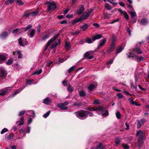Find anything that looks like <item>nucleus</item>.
I'll list each match as a JSON object with an SVG mask.
<instances>
[{"label": "nucleus", "mask_w": 149, "mask_h": 149, "mask_svg": "<svg viewBox=\"0 0 149 149\" xmlns=\"http://www.w3.org/2000/svg\"><path fill=\"white\" fill-rule=\"evenodd\" d=\"M87 111L81 110L77 112H75L74 113L76 114L77 117L80 119L83 120L88 117L87 116Z\"/></svg>", "instance_id": "nucleus-1"}, {"label": "nucleus", "mask_w": 149, "mask_h": 149, "mask_svg": "<svg viewBox=\"0 0 149 149\" xmlns=\"http://www.w3.org/2000/svg\"><path fill=\"white\" fill-rule=\"evenodd\" d=\"M11 90V88L10 87H7L1 89L0 91V95H5L6 93L10 92Z\"/></svg>", "instance_id": "nucleus-2"}, {"label": "nucleus", "mask_w": 149, "mask_h": 149, "mask_svg": "<svg viewBox=\"0 0 149 149\" xmlns=\"http://www.w3.org/2000/svg\"><path fill=\"white\" fill-rule=\"evenodd\" d=\"M136 136H138L137 139H144V136L145 135V132L144 131H142L141 130H139L137 131Z\"/></svg>", "instance_id": "nucleus-3"}, {"label": "nucleus", "mask_w": 149, "mask_h": 149, "mask_svg": "<svg viewBox=\"0 0 149 149\" xmlns=\"http://www.w3.org/2000/svg\"><path fill=\"white\" fill-rule=\"evenodd\" d=\"M92 9H89L88 12L84 13L82 15L81 17V18L82 19V20L85 19H86L88 17L90 14L92 12Z\"/></svg>", "instance_id": "nucleus-4"}, {"label": "nucleus", "mask_w": 149, "mask_h": 149, "mask_svg": "<svg viewBox=\"0 0 149 149\" xmlns=\"http://www.w3.org/2000/svg\"><path fill=\"white\" fill-rule=\"evenodd\" d=\"M93 52L92 51L87 52L84 55V57L87 58L91 59L93 58L94 56L92 55Z\"/></svg>", "instance_id": "nucleus-5"}, {"label": "nucleus", "mask_w": 149, "mask_h": 149, "mask_svg": "<svg viewBox=\"0 0 149 149\" xmlns=\"http://www.w3.org/2000/svg\"><path fill=\"white\" fill-rule=\"evenodd\" d=\"M56 6L54 2H49L47 6L48 11L51 10L52 9H54L56 8Z\"/></svg>", "instance_id": "nucleus-6"}, {"label": "nucleus", "mask_w": 149, "mask_h": 149, "mask_svg": "<svg viewBox=\"0 0 149 149\" xmlns=\"http://www.w3.org/2000/svg\"><path fill=\"white\" fill-rule=\"evenodd\" d=\"M7 74L6 71L4 70H2L0 72V81L5 79L6 77Z\"/></svg>", "instance_id": "nucleus-7"}, {"label": "nucleus", "mask_w": 149, "mask_h": 149, "mask_svg": "<svg viewBox=\"0 0 149 149\" xmlns=\"http://www.w3.org/2000/svg\"><path fill=\"white\" fill-rule=\"evenodd\" d=\"M57 36H55L53 37V38L50 39L49 40L47 43L45 48L44 50L45 51H46L49 45L52 43L53 42H54V41L55 40L56 38H57Z\"/></svg>", "instance_id": "nucleus-8"}, {"label": "nucleus", "mask_w": 149, "mask_h": 149, "mask_svg": "<svg viewBox=\"0 0 149 149\" xmlns=\"http://www.w3.org/2000/svg\"><path fill=\"white\" fill-rule=\"evenodd\" d=\"M84 6L83 5H81L79 6V9L76 11V12L78 15H80L84 11Z\"/></svg>", "instance_id": "nucleus-9"}, {"label": "nucleus", "mask_w": 149, "mask_h": 149, "mask_svg": "<svg viewBox=\"0 0 149 149\" xmlns=\"http://www.w3.org/2000/svg\"><path fill=\"white\" fill-rule=\"evenodd\" d=\"M146 121V119L145 118H143L141 120H139L138 121L137 124V127L139 129L144 124Z\"/></svg>", "instance_id": "nucleus-10"}, {"label": "nucleus", "mask_w": 149, "mask_h": 149, "mask_svg": "<svg viewBox=\"0 0 149 149\" xmlns=\"http://www.w3.org/2000/svg\"><path fill=\"white\" fill-rule=\"evenodd\" d=\"M42 102L45 104L48 105L52 103V100L49 97H47L43 100Z\"/></svg>", "instance_id": "nucleus-11"}, {"label": "nucleus", "mask_w": 149, "mask_h": 149, "mask_svg": "<svg viewBox=\"0 0 149 149\" xmlns=\"http://www.w3.org/2000/svg\"><path fill=\"white\" fill-rule=\"evenodd\" d=\"M143 139H137L138 142H137V147L139 148V149H140L141 146L143 145Z\"/></svg>", "instance_id": "nucleus-12"}, {"label": "nucleus", "mask_w": 149, "mask_h": 149, "mask_svg": "<svg viewBox=\"0 0 149 149\" xmlns=\"http://www.w3.org/2000/svg\"><path fill=\"white\" fill-rule=\"evenodd\" d=\"M8 35V32L7 31L3 32L0 34V38L2 39L5 38Z\"/></svg>", "instance_id": "nucleus-13"}, {"label": "nucleus", "mask_w": 149, "mask_h": 149, "mask_svg": "<svg viewBox=\"0 0 149 149\" xmlns=\"http://www.w3.org/2000/svg\"><path fill=\"white\" fill-rule=\"evenodd\" d=\"M106 41V40L105 38H104L101 40L100 42V44L99 46L97 47V49H99L104 44H105Z\"/></svg>", "instance_id": "nucleus-14"}, {"label": "nucleus", "mask_w": 149, "mask_h": 149, "mask_svg": "<svg viewBox=\"0 0 149 149\" xmlns=\"http://www.w3.org/2000/svg\"><path fill=\"white\" fill-rule=\"evenodd\" d=\"M121 140V139L119 137H117L115 140V146H118L119 144L120 143Z\"/></svg>", "instance_id": "nucleus-15"}, {"label": "nucleus", "mask_w": 149, "mask_h": 149, "mask_svg": "<svg viewBox=\"0 0 149 149\" xmlns=\"http://www.w3.org/2000/svg\"><path fill=\"white\" fill-rule=\"evenodd\" d=\"M102 36L101 34H97L95 35L92 38V39L93 41H95L96 40L99 39L100 38H102Z\"/></svg>", "instance_id": "nucleus-16"}, {"label": "nucleus", "mask_w": 149, "mask_h": 149, "mask_svg": "<svg viewBox=\"0 0 149 149\" xmlns=\"http://www.w3.org/2000/svg\"><path fill=\"white\" fill-rule=\"evenodd\" d=\"M124 48V46H119L118 47H117L116 50V54H118Z\"/></svg>", "instance_id": "nucleus-17"}, {"label": "nucleus", "mask_w": 149, "mask_h": 149, "mask_svg": "<svg viewBox=\"0 0 149 149\" xmlns=\"http://www.w3.org/2000/svg\"><path fill=\"white\" fill-rule=\"evenodd\" d=\"M140 23L143 25H146L148 23V20L145 18H143L141 21Z\"/></svg>", "instance_id": "nucleus-18"}, {"label": "nucleus", "mask_w": 149, "mask_h": 149, "mask_svg": "<svg viewBox=\"0 0 149 149\" xmlns=\"http://www.w3.org/2000/svg\"><path fill=\"white\" fill-rule=\"evenodd\" d=\"M134 50L138 54H141L142 53V52L141 49L137 46L134 47Z\"/></svg>", "instance_id": "nucleus-19"}, {"label": "nucleus", "mask_w": 149, "mask_h": 149, "mask_svg": "<svg viewBox=\"0 0 149 149\" xmlns=\"http://www.w3.org/2000/svg\"><path fill=\"white\" fill-rule=\"evenodd\" d=\"M58 107L60 108V109L62 110H65L68 109V108L63 106V104H58Z\"/></svg>", "instance_id": "nucleus-20"}, {"label": "nucleus", "mask_w": 149, "mask_h": 149, "mask_svg": "<svg viewBox=\"0 0 149 149\" xmlns=\"http://www.w3.org/2000/svg\"><path fill=\"white\" fill-rule=\"evenodd\" d=\"M28 113L27 114L28 115L32 117H34L35 116V113L34 111L33 110L29 111L27 112Z\"/></svg>", "instance_id": "nucleus-21"}, {"label": "nucleus", "mask_w": 149, "mask_h": 149, "mask_svg": "<svg viewBox=\"0 0 149 149\" xmlns=\"http://www.w3.org/2000/svg\"><path fill=\"white\" fill-rule=\"evenodd\" d=\"M60 44V40H58L57 41V42H55L50 47L51 49H52L54 47H56L57 46L58 44Z\"/></svg>", "instance_id": "nucleus-22"}, {"label": "nucleus", "mask_w": 149, "mask_h": 149, "mask_svg": "<svg viewBox=\"0 0 149 149\" xmlns=\"http://www.w3.org/2000/svg\"><path fill=\"white\" fill-rule=\"evenodd\" d=\"M6 59V57L5 56L2 55H0V63H1L3 61H4Z\"/></svg>", "instance_id": "nucleus-23"}, {"label": "nucleus", "mask_w": 149, "mask_h": 149, "mask_svg": "<svg viewBox=\"0 0 149 149\" xmlns=\"http://www.w3.org/2000/svg\"><path fill=\"white\" fill-rule=\"evenodd\" d=\"M82 105L81 103L80 102H74V103L73 106L76 107H79Z\"/></svg>", "instance_id": "nucleus-24"}, {"label": "nucleus", "mask_w": 149, "mask_h": 149, "mask_svg": "<svg viewBox=\"0 0 149 149\" xmlns=\"http://www.w3.org/2000/svg\"><path fill=\"white\" fill-rule=\"evenodd\" d=\"M39 10L38 9L35 11L30 13V15L32 16H35L37 15L38 14Z\"/></svg>", "instance_id": "nucleus-25"}, {"label": "nucleus", "mask_w": 149, "mask_h": 149, "mask_svg": "<svg viewBox=\"0 0 149 149\" xmlns=\"http://www.w3.org/2000/svg\"><path fill=\"white\" fill-rule=\"evenodd\" d=\"M88 26L87 24H86L80 26V28L83 29V31H84L88 29Z\"/></svg>", "instance_id": "nucleus-26"}, {"label": "nucleus", "mask_w": 149, "mask_h": 149, "mask_svg": "<svg viewBox=\"0 0 149 149\" xmlns=\"http://www.w3.org/2000/svg\"><path fill=\"white\" fill-rule=\"evenodd\" d=\"M50 34L49 33H47V34H46L42 37V40L43 41L46 40L48 38Z\"/></svg>", "instance_id": "nucleus-27"}, {"label": "nucleus", "mask_w": 149, "mask_h": 149, "mask_svg": "<svg viewBox=\"0 0 149 149\" xmlns=\"http://www.w3.org/2000/svg\"><path fill=\"white\" fill-rule=\"evenodd\" d=\"M82 20V19H81V17H80L79 18H76L73 20V23L75 24L79 21H81Z\"/></svg>", "instance_id": "nucleus-28"}, {"label": "nucleus", "mask_w": 149, "mask_h": 149, "mask_svg": "<svg viewBox=\"0 0 149 149\" xmlns=\"http://www.w3.org/2000/svg\"><path fill=\"white\" fill-rule=\"evenodd\" d=\"M115 46V44L114 43H112L110 47V49L109 50V52H111L113 51V49H114Z\"/></svg>", "instance_id": "nucleus-29"}, {"label": "nucleus", "mask_w": 149, "mask_h": 149, "mask_svg": "<svg viewBox=\"0 0 149 149\" xmlns=\"http://www.w3.org/2000/svg\"><path fill=\"white\" fill-rule=\"evenodd\" d=\"M24 119L23 117H22L21 118L19 123L18 124V125L20 126L22 125H23L24 124Z\"/></svg>", "instance_id": "nucleus-30"}, {"label": "nucleus", "mask_w": 149, "mask_h": 149, "mask_svg": "<svg viewBox=\"0 0 149 149\" xmlns=\"http://www.w3.org/2000/svg\"><path fill=\"white\" fill-rule=\"evenodd\" d=\"M130 14L131 15V18L136 17V13L134 11H131L130 12Z\"/></svg>", "instance_id": "nucleus-31"}, {"label": "nucleus", "mask_w": 149, "mask_h": 149, "mask_svg": "<svg viewBox=\"0 0 149 149\" xmlns=\"http://www.w3.org/2000/svg\"><path fill=\"white\" fill-rule=\"evenodd\" d=\"M14 1L15 0H8L5 2V4L6 5H8L9 3L11 4L14 2Z\"/></svg>", "instance_id": "nucleus-32"}, {"label": "nucleus", "mask_w": 149, "mask_h": 149, "mask_svg": "<svg viewBox=\"0 0 149 149\" xmlns=\"http://www.w3.org/2000/svg\"><path fill=\"white\" fill-rule=\"evenodd\" d=\"M97 147H98V148L100 149H105V146H102V143H99L97 145Z\"/></svg>", "instance_id": "nucleus-33"}, {"label": "nucleus", "mask_w": 149, "mask_h": 149, "mask_svg": "<svg viewBox=\"0 0 149 149\" xmlns=\"http://www.w3.org/2000/svg\"><path fill=\"white\" fill-rule=\"evenodd\" d=\"M128 100L132 105H134L136 104V102L134 101L132 97L129 98L128 99Z\"/></svg>", "instance_id": "nucleus-34"}, {"label": "nucleus", "mask_w": 149, "mask_h": 149, "mask_svg": "<svg viewBox=\"0 0 149 149\" xmlns=\"http://www.w3.org/2000/svg\"><path fill=\"white\" fill-rule=\"evenodd\" d=\"M42 72V70L41 69H40L39 70H38L36 71L33 73V74H40Z\"/></svg>", "instance_id": "nucleus-35"}, {"label": "nucleus", "mask_w": 149, "mask_h": 149, "mask_svg": "<svg viewBox=\"0 0 149 149\" xmlns=\"http://www.w3.org/2000/svg\"><path fill=\"white\" fill-rule=\"evenodd\" d=\"M13 63V60L11 59H9L8 60L6 63L7 65H10L12 64Z\"/></svg>", "instance_id": "nucleus-36"}, {"label": "nucleus", "mask_w": 149, "mask_h": 149, "mask_svg": "<svg viewBox=\"0 0 149 149\" xmlns=\"http://www.w3.org/2000/svg\"><path fill=\"white\" fill-rule=\"evenodd\" d=\"M35 31L34 29L32 30L29 33V37L30 38L32 37L35 33Z\"/></svg>", "instance_id": "nucleus-37"}, {"label": "nucleus", "mask_w": 149, "mask_h": 149, "mask_svg": "<svg viewBox=\"0 0 149 149\" xmlns=\"http://www.w3.org/2000/svg\"><path fill=\"white\" fill-rule=\"evenodd\" d=\"M17 52L18 55V58H21L22 57V54H21V52L20 50H17Z\"/></svg>", "instance_id": "nucleus-38"}, {"label": "nucleus", "mask_w": 149, "mask_h": 149, "mask_svg": "<svg viewBox=\"0 0 149 149\" xmlns=\"http://www.w3.org/2000/svg\"><path fill=\"white\" fill-rule=\"evenodd\" d=\"M116 115L117 118L118 119H119L121 118V115L119 111H117L116 112Z\"/></svg>", "instance_id": "nucleus-39"}, {"label": "nucleus", "mask_w": 149, "mask_h": 149, "mask_svg": "<svg viewBox=\"0 0 149 149\" xmlns=\"http://www.w3.org/2000/svg\"><path fill=\"white\" fill-rule=\"evenodd\" d=\"M32 27V26L31 25L29 24L26 27L24 28V30L25 31H27L31 29Z\"/></svg>", "instance_id": "nucleus-40"}, {"label": "nucleus", "mask_w": 149, "mask_h": 149, "mask_svg": "<svg viewBox=\"0 0 149 149\" xmlns=\"http://www.w3.org/2000/svg\"><path fill=\"white\" fill-rule=\"evenodd\" d=\"M94 85L93 84L91 85L88 88V89L90 91H91L93 90L94 88Z\"/></svg>", "instance_id": "nucleus-41"}, {"label": "nucleus", "mask_w": 149, "mask_h": 149, "mask_svg": "<svg viewBox=\"0 0 149 149\" xmlns=\"http://www.w3.org/2000/svg\"><path fill=\"white\" fill-rule=\"evenodd\" d=\"M16 1L17 4L20 6H22L24 4V3L21 0H16Z\"/></svg>", "instance_id": "nucleus-42"}, {"label": "nucleus", "mask_w": 149, "mask_h": 149, "mask_svg": "<svg viewBox=\"0 0 149 149\" xmlns=\"http://www.w3.org/2000/svg\"><path fill=\"white\" fill-rule=\"evenodd\" d=\"M76 66H73L70 67L68 70V73H70L73 71L75 68Z\"/></svg>", "instance_id": "nucleus-43"}, {"label": "nucleus", "mask_w": 149, "mask_h": 149, "mask_svg": "<svg viewBox=\"0 0 149 149\" xmlns=\"http://www.w3.org/2000/svg\"><path fill=\"white\" fill-rule=\"evenodd\" d=\"M86 42L89 44H90L92 43V41L91 39L89 38H87L85 40Z\"/></svg>", "instance_id": "nucleus-44"}, {"label": "nucleus", "mask_w": 149, "mask_h": 149, "mask_svg": "<svg viewBox=\"0 0 149 149\" xmlns=\"http://www.w3.org/2000/svg\"><path fill=\"white\" fill-rule=\"evenodd\" d=\"M18 41L19 43V45H20L21 46H23L24 45L23 43V41L22 40V38H20L18 40Z\"/></svg>", "instance_id": "nucleus-45"}, {"label": "nucleus", "mask_w": 149, "mask_h": 149, "mask_svg": "<svg viewBox=\"0 0 149 149\" xmlns=\"http://www.w3.org/2000/svg\"><path fill=\"white\" fill-rule=\"evenodd\" d=\"M108 1L113 5H116L118 4L117 2H115L113 0H109Z\"/></svg>", "instance_id": "nucleus-46"}, {"label": "nucleus", "mask_w": 149, "mask_h": 149, "mask_svg": "<svg viewBox=\"0 0 149 149\" xmlns=\"http://www.w3.org/2000/svg\"><path fill=\"white\" fill-rule=\"evenodd\" d=\"M14 135L13 134H10L8 135L6 137L8 140H10L13 139V137Z\"/></svg>", "instance_id": "nucleus-47"}, {"label": "nucleus", "mask_w": 149, "mask_h": 149, "mask_svg": "<svg viewBox=\"0 0 149 149\" xmlns=\"http://www.w3.org/2000/svg\"><path fill=\"white\" fill-rule=\"evenodd\" d=\"M80 96L84 97L85 95V92L83 91H81L79 93Z\"/></svg>", "instance_id": "nucleus-48"}, {"label": "nucleus", "mask_w": 149, "mask_h": 149, "mask_svg": "<svg viewBox=\"0 0 149 149\" xmlns=\"http://www.w3.org/2000/svg\"><path fill=\"white\" fill-rule=\"evenodd\" d=\"M105 7L106 9L108 10H110L111 9V8L109 5L108 3H106L105 5Z\"/></svg>", "instance_id": "nucleus-49"}, {"label": "nucleus", "mask_w": 149, "mask_h": 149, "mask_svg": "<svg viewBox=\"0 0 149 149\" xmlns=\"http://www.w3.org/2000/svg\"><path fill=\"white\" fill-rule=\"evenodd\" d=\"M21 67L17 63H16L15 65L14 68L16 69H20Z\"/></svg>", "instance_id": "nucleus-50"}, {"label": "nucleus", "mask_w": 149, "mask_h": 149, "mask_svg": "<svg viewBox=\"0 0 149 149\" xmlns=\"http://www.w3.org/2000/svg\"><path fill=\"white\" fill-rule=\"evenodd\" d=\"M97 109H96V111L98 110L99 111H103V108L102 106H97Z\"/></svg>", "instance_id": "nucleus-51"}, {"label": "nucleus", "mask_w": 149, "mask_h": 149, "mask_svg": "<svg viewBox=\"0 0 149 149\" xmlns=\"http://www.w3.org/2000/svg\"><path fill=\"white\" fill-rule=\"evenodd\" d=\"M65 47L67 48V49H68L70 48V43L68 42H66L65 43Z\"/></svg>", "instance_id": "nucleus-52"}, {"label": "nucleus", "mask_w": 149, "mask_h": 149, "mask_svg": "<svg viewBox=\"0 0 149 149\" xmlns=\"http://www.w3.org/2000/svg\"><path fill=\"white\" fill-rule=\"evenodd\" d=\"M18 28H16L13 30L12 33L15 34H17L18 33Z\"/></svg>", "instance_id": "nucleus-53"}, {"label": "nucleus", "mask_w": 149, "mask_h": 149, "mask_svg": "<svg viewBox=\"0 0 149 149\" xmlns=\"http://www.w3.org/2000/svg\"><path fill=\"white\" fill-rule=\"evenodd\" d=\"M50 113V111H47L43 115V117L45 118H46L49 115Z\"/></svg>", "instance_id": "nucleus-54"}, {"label": "nucleus", "mask_w": 149, "mask_h": 149, "mask_svg": "<svg viewBox=\"0 0 149 149\" xmlns=\"http://www.w3.org/2000/svg\"><path fill=\"white\" fill-rule=\"evenodd\" d=\"M122 145L123 148L125 149H128L129 148V146L127 144L123 143Z\"/></svg>", "instance_id": "nucleus-55"}, {"label": "nucleus", "mask_w": 149, "mask_h": 149, "mask_svg": "<svg viewBox=\"0 0 149 149\" xmlns=\"http://www.w3.org/2000/svg\"><path fill=\"white\" fill-rule=\"evenodd\" d=\"M128 58H133L134 57V55L131 53H129L127 54Z\"/></svg>", "instance_id": "nucleus-56"}, {"label": "nucleus", "mask_w": 149, "mask_h": 149, "mask_svg": "<svg viewBox=\"0 0 149 149\" xmlns=\"http://www.w3.org/2000/svg\"><path fill=\"white\" fill-rule=\"evenodd\" d=\"M25 112V111H20L19 113V116H22L24 114Z\"/></svg>", "instance_id": "nucleus-57"}, {"label": "nucleus", "mask_w": 149, "mask_h": 149, "mask_svg": "<svg viewBox=\"0 0 149 149\" xmlns=\"http://www.w3.org/2000/svg\"><path fill=\"white\" fill-rule=\"evenodd\" d=\"M8 131V130L6 128H4L1 131V134H3L5 132Z\"/></svg>", "instance_id": "nucleus-58"}, {"label": "nucleus", "mask_w": 149, "mask_h": 149, "mask_svg": "<svg viewBox=\"0 0 149 149\" xmlns=\"http://www.w3.org/2000/svg\"><path fill=\"white\" fill-rule=\"evenodd\" d=\"M87 116H88V114L90 117H92L94 115L92 112L88 111H87Z\"/></svg>", "instance_id": "nucleus-59"}, {"label": "nucleus", "mask_w": 149, "mask_h": 149, "mask_svg": "<svg viewBox=\"0 0 149 149\" xmlns=\"http://www.w3.org/2000/svg\"><path fill=\"white\" fill-rule=\"evenodd\" d=\"M29 15H30V13H29L27 11H26L24 12L23 16L26 17H28Z\"/></svg>", "instance_id": "nucleus-60"}, {"label": "nucleus", "mask_w": 149, "mask_h": 149, "mask_svg": "<svg viewBox=\"0 0 149 149\" xmlns=\"http://www.w3.org/2000/svg\"><path fill=\"white\" fill-rule=\"evenodd\" d=\"M18 29H19L18 30V33H21L23 32H24V28H22L21 29H20L19 28H18Z\"/></svg>", "instance_id": "nucleus-61"}, {"label": "nucleus", "mask_w": 149, "mask_h": 149, "mask_svg": "<svg viewBox=\"0 0 149 149\" xmlns=\"http://www.w3.org/2000/svg\"><path fill=\"white\" fill-rule=\"evenodd\" d=\"M68 90L70 92H72L73 90V89L72 86L70 85L68 86Z\"/></svg>", "instance_id": "nucleus-62"}, {"label": "nucleus", "mask_w": 149, "mask_h": 149, "mask_svg": "<svg viewBox=\"0 0 149 149\" xmlns=\"http://www.w3.org/2000/svg\"><path fill=\"white\" fill-rule=\"evenodd\" d=\"M67 80L66 79H65L62 82V83L64 86H67Z\"/></svg>", "instance_id": "nucleus-63"}, {"label": "nucleus", "mask_w": 149, "mask_h": 149, "mask_svg": "<svg viewBox=\"0 0 149 149\" xmlns=\"http://www.w3.org/2000/svg\"><path fill=\"white\" fill-rule=\"evenodd\" d=\"M32 79H29L27 81L26 84H31L33 81Z\"/></svg>", "instance_id": "nucleus-64"}]
</instances>
